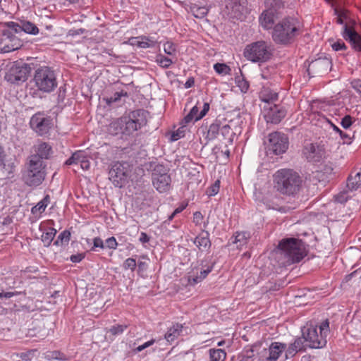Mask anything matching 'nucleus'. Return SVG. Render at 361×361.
I'll return each instance as SVG.
<instances>
[{
    "instance_id": "obj_1",
    "label": "nucleus",
    "mask_w": 361,
    "mask_h": 361,
    "mask_svg": "<svg viewBox=\"0 0 361 361\" xmlns=\"http://www.w3.org/2000/svg\"><path fill=\"white\" fill-rule=\"evenodd\" d=\"M146 123V112L138 109L132 111L128 116H123L112 121L107 128V132L111 135H120L122 139L128 140L133 137Z\"/></svg>"
},
{
    "instance_id": "obj_2",
    "label": "nucleus",
    "mask_w": 361,
    "mask_h": 361,
    "mask_svg": "<svg viewBox=\"0 0 361 361\" xmlns=\"http://www.w3.org/2000/svg\"><path fill=\"white\" fill-rule=\"evenodd\" d=\"M307 253L305 243L297 238L282 240L275 251L279 265L287 266L300 262Z\"/></svg>"
},
{
    "instance_id": "obj_3",
    "label": "nucleus",
    "mask_w": 361,
    "mask_h": 361,
    "mask_svg": "<svg viewBox=\"0 0 361 361\" xmlns=\"http://www.w3.org/2000/svg\"><path fill=\"white\" fill-rule=\"evenodd\" d=\"M329 322L325 319L320 323H307L302 329V334L307 345L311 348H322L327 343L329 335Z\"/></svg>"
},
{
    "instance_id": "obj_4",
    "label": "nucleus",
    "mask_w": 361,
    "mask_h": 361,
    "mask_svg": "<svg viewBox=\"0 0 361 361\" xmlns=\"http://www.w3.org/2000/svg\"><path fill=\"white\" fill-rule=\"evenodd\" d=\"M46 165L38 157H27L22 170L21 180L29 187L40 185L46 177Z\"/></svg>"
},
{
    "instance_id": "obj_5",
    "label": "nucleus",
    "mask_w": 361,
    "mask_h": 361,
    "mask_svg": "<svg viewBox=\"0 0 361 361\" xmlns=\"http://www.w3.org/2000/svg\"><path fill=\"white\" fill-rule=\"evenodd\" d=\"M274 187L283 194L292 195L299 188L300 178L290 169H281L274 175Z\"/></svg>"
},
{
    "instance_id": "obj_6",
    "label": "nucleus",
    "mask_w": 361,
    "mask_h": 361,
    "mask_svg": "<svg viewBox=\"0 0 361 361\" xmlns=\"http://www.w3.org/2000/svg\"><path fill=\"white\" fill-rule=\"evenodd\" d=\"M244 56L253 63H263L272 55V49L268 42L257 41L247 44L244 49Z\"/></svg>"
},
{
    "instance_id": "obj_7",
    "label": "nucleus",
    "mask_w": 361,
    "mask_h": 361,
    "mask_svg": "<svg viewBox=\"0 0 361 361\" xmlns=\"http://www.w3.org/2000/svg\"><path fill=\"white\" fill-rule=\"evenodd\" d=\"M298 32V22L294 18H285L274 28L273 39L277 43L290 42Z\"/></svg>"
},
{
    "instance_id": "obj_8",
    "label": "nucleus",
    "mask_w": 361,
    "mask_h": 361,
    "mask_svg": "<svg viewBox=\"0 0 361 361\" xmlns=\"http://www.w3.org/2000/svg\"><path fill=\"white\" fill-rule=\"evenodd\" d=\"M133 166L127 161L114 162L109 172V179L114 186L122 188L132 179Z\"/></svg>"
},
{
    "instance_id": "obj_9",
    "label": "nucleus",
    "mask_w": 361,
    "mask_h": 361,
    "mask_svg": "<svg viewBox=\"0 0 361 361\" xmlns=\"http://www.w3.org/2000/svg\"><path fill=\"white\" fill-rule=\"evenodd\" d=\"M33 82L37 89L42 92L49 93L57 86L56 75L50 68L43 66L35 71Z\"/></svg>"
},
{
    "instance_id": "obj_10",
    "label": "nucleus",
    "mask_w": 361,
    "mask_h": 361,
    "mask_svg": "<svg viewBox=\"0 0 361 361\" xmlns=\"http://www.w3.org/2000/svg\"><path fill=\"white\" fill-rule=\"evenodd\" d=\"M10 27L0 30V52L8 53L20 49L23 42L18 36L16 24L8 23Z\"/></svg>"
},
{
    "instance_id": "obj_11",
    "label": "nucleus",
    "mask_w": 361,
    "mask_h": 361,
    "mask_svg": "<svg viewBox=\"0 0 361 361\" xmlns=\"http://www.w3.org/2000/svg\"><path fill=\"white\" fill-rule=\"evenodd\" d=\"M30 72V67L23 61H14L11 63L5 75V80L11 83L25 82Z\"/></svg>"
},
{
    "instance_id": "obj_12",
    "label": "nucleus",
    "mask_w": 361,
    "mask_h": 361,
    "mask_svg": "<svg viewBox=\"0 0 361 361\" xmlns=\"http://www.w3.org/2000/svg\"><path fill=\"white\" fill-rule=\"evenodd\" d=\"M288 147V139L281 133L275 132L269 134L267 144V154L268 155H279L284 153Z\"/></svg>"
},
{
    "instance_id": "obj_13",
    "label": "nucleus",
    "mask_w": 361,
    "mask_h": 361,
    "mask_svg": "<svg viewBox=\"0 0 361 361\" xmlns=\"http://www.w3.org/2000/svg\"><path fill=\"white\" fill-rule=\"evenodd\" d=\"M286 349V344L272 342L268 348H264L259 354V361H277Z\"/></svg>"
},
{
    "instance_id": "obj_14",
    "label": "nucleus",
    "mask_w": 361,
    "mask_h": 361,
    "mask_svg": "<svg viewBox=\"0 0 361 361\" xmlns=\"http://www.w3.org/2000/svg\"><path fill=\"white\" fill-rule=\"evenodd\" d=\"M302 154L308 161L317 163L324 159L326 152L323 145L308 143L305 145Z\"/></svg>"
},
{
    "instance_id": "obj_15",
    "label": "nucleus",
    "mask_w": 361,
    "mask_h": 361,
    "mask_svg": "<svg viewBox=\"0 0 361 361\" xmlns=\"http://www.w3.org/2000/svg\"><path fill=\"white\" fill-rule=\"evenodd\" d=\"M170 176L160 166H157L152 174V183L154 187L160 192H164L169 190L171 184Z\"/></svg>"
},
{
    "instance_id": "obj_16",
    "label": "nucleus",
    "mask_w": 361,
    "mask_h": 361,
    "mask_svg": "<svg viewBox=\"0 0 361 361\" xmlns=\"http://www.w3.org/2000/svg\"><path fill=\"white\" fill-rule=\"evenodd\" d=\"M31 128L39 135L46 134L51 126V120L41 113L35 114L30 119Z\"/></svg>"
},
{
    "instance_id": "obj_17",
    "label": "nucleus",
    "mask_w": 361,
    "mask_h": 361,
    "mask_svg": "<svg viewBox=\"0 0 361 361\" xmlns=\"http://www.w3.org/2000/svg\"><path fill=\"white\" fill-rule=\"evenodd\" d=\"M209 109V104L208 102H204L202 105H201V103L198 102L191 109L189 114L185 116L183 119L185 124L200 120L207 114Z\"/></svg>"
},
{
    "instance_id": "obj_18",
    "label": "nucleus",
    "mask_w": 361,
    "mask_h": 361,
    "mask_svg": "<svg viewBox=\"0 0 361 361\" xmlns=\"http://www.w3.org/2000/svg\"><path fill=\"white\" fill-rule=\"evenodd\" d=\"M264 109L267 111L264 118L267 123H279L286 116V111L275 104L270 106H265Z\"/></svg>"
},
{
    "instance_id": "obj_19",
    "label": "nucleus",
    "mask_w": 361,
    "mask_h": 361,
    "mask_svg": "<svg viewBox=\"0 0 361 361\" xmlns=\"http://www.w3.org/2000/svg\"><path fill=\"white\" fill-rule=\"evenodd\" d=\"M226 8L231 16L238 19H241L247 10L245 2L240 0H230L226 4Z\"/></svg>"
},
{
    "instance_id": "obj_20",
    "label": "nucleus",
    "mask_w": 361,
    "mask_h": 361,
    "mask_svg": "<svg viewBox=\"0 0 361 361\" xmlns=\"http://www.w3.org/2000/svg\"><path fill=\"white\" fill-rule=\"evenodd\" d=\"M342 35L345 40L350 42L356 51H361V36L353 27H346L342 31Z\"/></svg>"
},
{
    "instance_id": "obj_21",
    "label": "nucleus",
    "mask_w": 361,
    "mask_h": 361,
    "mask_svg": "<svg viewBox=\"0 0 361 361\" xmlns=\"http://www.w3.org/2000/svg\"><path fill=\"white\" fill-rule=\"evenodd\" d=\"M35 154L32 156H36L42 160L43 159H49L52 153L51 147L47 142H39L34 146Z\"/></svg>"
},
{
    "instance_id": "obj_22",
    "label": "nucleus",
    "mask_w": 361,
    "mask_h": 361,
    "mask_svg": "<svg viewBox=\"0 0 361 361\" xmlns=\"http://www.w3.org/2000/svg\"><path fill=\"white\" fill-rule=\"evenodd\" d=\"M276 18V10L267 9L259 18L260 24L264 29H270L272 27Z\"/></svg>"
},
{
    "instance_id": "obj_23",
    "label": "nucleus",
    "mask_w": 361,
    "mask_h": 361,
    "mask_svg": "<svg viewBox=\"0 0 361 361\" xmlns=\"http://www.w3.org/2000/svg\"><path fill=\"white\" fill-rule=\"evenodd\" d=\"M39 230L42 232L41 240L44 245L45 247L49 246L56 234V230L51 227H46L44 224L39 225Z\"/></svg>"
},
{
    "instance_id": "obj_24",
    "label": "nucleus",
    "mask_w": 361,
    "mask_h": 361,
    "mask_svg": "<svg viewBox=\"0 0 361 361\" xmlns=\"http://www.w3.org/2000/svg\"><path fill=\"white\" fill-rule=\"evenodd\" d=\"M346 187L349 191L357 190L361 187V169L358 171H352L347 179Z\"/></svg>"
},
{
    "instance_id": "obj_25",
    "label": "nucleus",
    "mask_w": 361,
    "mask_h": 361,
    "mask_svg": "<svg viewBox=\"0 0 361 361\" xmlns=\"http://www.w3.org/2000/svg\"><path fill=\"white\" fill-rule=\"evenodd\" d=\"M335 15L336 16V23L340 25H343V31L345 28L352 27L351 23L352 20L350 18L349 13L348 11L345 9H335L334 10Z\"/></svg>"
},
{
    "instance_id": "obj_26",
    "label": "nucleus",
    "mask_w": 361,
    "mask_h": 361,
    "mask_svg": "<svg viewBox=\"0 0 361 361\" xmlns=\"http://www.w3.org/2000/svg\"><path fill=\"white\" fill-rule=\"evenodd\" d=\"M212 271V267H208L206 269H201L200 273L198 272V269H197L196 273L195 271H192V273L188 276V282L190 285H195L199 282L202 281L207 274Z\"/></svg>"
},
{
    "instance_id": "obj_27",
    "label": "nucleus",
    "mask_w": 361,
    "mask_h": 361,
    "mask_svg": "<svg viewBox=\"0 0 361 361\" xmlns=\"http://www.w3.org/2000/svg\"><path fill=\"white\" fill-rule=\"evenodd\" d=\"M134 44L143 49L153 48L157 44V40L153 37L142 36L135 38Z\"/></svg>"
},
{
    "instance_id": "obj_28",
    "label": "nucleus",
    "mask_w": 361,
    "mask_h": 361,
    "mask_svg": "<svg viewBox=\"0 0 361 361\" xmlns=\"http://www.w3.org/2000/svg\"><path fill=\"white\" fill-rule=\"evenodd\" d=\"M194 243L201 250L208 249L211 245L209 233L207 232H202L195 238Z\"/></svg>"
},
{
    "instance_id": "obj_29",
    "label": "nucleus",
    "mask_w": 361,
    "mask_h": 361,
    "mask_svg": "<svg viewBox=\"0 0 361 361\" xmlns=\"http://www.w3.org/2000/svg\"><path fill=\"white\" fill-rule=\"evenodd\" d=\"M88 159L87 153L85 151H78L73 154V155L66 161V164H81V161H85Z\"/></svg>"
},
{
    "instance_id": "obj_30",
    "label": "nucleus",
    "mask_w": 361,
    "mask_h": 361,
    "mask_svg": "<svg viewBox=\"0 0 361 361\" xmlns=\"http://www.w3.org/2000/svg\"><path fill=\"white\" fill-rule=\"evenodd\" d=\"M176 61V57L165 56L163 54L156 56L155 62L163 68H169Z\"/></svg>"
},
{
    "instance_id": "obj_31",
    "label": "nucleus",
    "mask_w": 361,
    "mask_h": 361,
    "mask_svg": "<svg viewBox=\"0 0 361 361\" xmlns=\"http://www.w3.org/2000/svg\"><path fill=\"white\" fill-rule=\"evenodd\" d=\"M49 202V196L46 195L42 200H40L35 206L31 209L32 214L34 215H40L45 211Z\"/></svg>"
},
{
    "instance_id": "obj_32",
    "label": "nucleus",
    "mask_w": 361,
    "mask_h": 361,
    "mask_svg": "<svg viewBox=\"0 0 361 361\" xmlns=\"http://www.w3.org/2000/svg\"><path fill=\"white\" fill-rule=\"evenodd\" d=\"M183 326L181 324L173 325L165 334V338L168 342L173 341L180 335L182 331Z\"/></svg>"
},
{
    "instance_id": "obj_33",
    "label": "nucleus",
    "mask_w": 361,
    "mask_h": 361,
    "mask_svg": "<svg viewBox=\"0 0 361 361\" xmlns=\"http://www.w3.org/2000/svg\"><path fill=\"white\" fill-rule=\"evenodd\" d=\"M17 25H15V27ZM23 31L30 35H37L39 33L38 27L32 22L27 20H22L20 25H18Z\"/></svg>"
},
{
    "instance_id": "obj_34",
    "label": "nucleus",
    "mask_w": 361,
    "mask_h": 361,
    "mask_svg": "<svg viewBox=\"0 0 361 361\" xmlns=\"http://www.w3.org/2000/svg\"><path fill=\"white\" fill-rule=\"evenodd\" d=\"M261 99L262 101L267 104V106H273L271 102L278 99V93L265 90L262 92Z\"/></svg>"
},
{
    "instance_id": "obj_35",
    "label": "nucleus",
    "mask_w": 361,
    "mask_h": 361,
    "mask_svg": "<svg viewBox=\"0 0 361 361\" xmlns=\"http://www.w3.org/2000/svg\"><path fill=\"white\" fill-rule=\"evenodd\" d=\"M221 123L219 121H216L209 126L207 131V138L209 140H214L216 137L220 133Z\"/></svg>"
},
{
    "instance_id": "obj_36",
    "label": "nucleus",
    "mask_w": 361,
    "mask_h": 361,
    "mask_svg": "<svg viewBox=\"0 0 361 361\" xmlns=\"http://www.w3.org/2000/svg\"><path fill=\"white\" fill-rule=\"evenodd\" d=\"M255 200L259 203H262L264 205L266 209H275V204L271 201L269 197H262L261 192H255Z\"/></svg>"
},
{
    "instance_id": "obj_37",
    "label": "nucleus",
    "mask_w": 361,
    "mask_h": 361,
    "mask_svg": "<svg viewBox=\"0 0 361 361\" xmlns=\"http://www.w3.org/2000/svg\"><path fill=\"white\" fill-rule=\"evenodd\" d=\"M209 355L211 361H224L226 354L222 349H211Z\"/></svg>"
},
{
    "instance_id": "obj_38",
    "label": "nucleus",
    "mask_w": 361,
    "mask_h": 361,
    "mask_svg": "<svg viewBox=\"0 0 361 361\" xmlns=\"http://www.w3.org/2000/svg\"><path fill=\"white\" fill-rule=\"evenodd\" d=\"M164 51L166 54L171 57H176V46L174 43L167 41L163 45Z\"/></svg>"
},
{
    "instance_id": "obj_39",
    "label": "nucleus",
    "mask_w": 361,
    "mask_h": 361,
    "mask_svg": "<svg viewBox=\"0 0 361 361\" xmlns=\"http://www.w3.org/2000/svg\"><path fill=\"white\" fill-rule=\"evenodd\" d=\"M249 238V234L246 232L236 233L233 243L238 244V247H242L247 243V240Z\"/></svg>"
},
{
    "instance_id": "obj_40",
    "label": "nucleus",
    "mask_w": 361,
    "mask_h": 361,
    "mask_svg": "<svg viewBox=\"0 0 361 361\" xmlns=\"http://www.w3.org/2000/svg\"><path fill=\"white\" fill-rule=\"evenodd\" d=\"M126 96H127V92L123 90H121L120 92H115L112 96H111L109 97L104 98V100H105L108 104H111L116 103V102H119L122 97H126Z\"/></svg>"
},
{
    "instance_id": "obj_41",
    "label": "nucleus",
    "mask_w": 361,
    "mask_h": 361,
    "mask_svg": "<svg viewBox=\"0 0 361 361\" xmlns=\"http://www.w3.org/2000/svg\"><path fill=\"white\" fill-rule=\"evenodd\" d=\"M214 69L217 73L223 75H229L231 72L230 67L225 63H215Z\"/></svg>"
},
{
    "instance_id": "obj_42",
    "label": "nucleus",
    "mask_w": 361,
    "mask_h": 361,
    "mask_svg": "<svg viewBox=\"0 0 361 361\" xmlns=\"http://www.w3.org/2000/svg\"><path fill=\"white\" fill-rule=\"evenodd\" d=\"M220 133L221 134L224 138L232 141V137L233 136L234 133L228 125L226 124L221 126Z\"/></svg>"
},
{
    "instance_id": "obj_43",
    "label": "nucleus",
    "mask_w": 361,
    "mask_h": 361,
    "mask_svg": "<svg viewBox=\"0 0 361 361\" xmlns=\"http://www.w3.org/2000/svg\"><path fill=\"white\" fill-rule=\"evenodd\" d=\"M70 237L71 233L68 231H63L59 235L58 238L55 241L54 244L58 245L59 244L68 243L70 240Z\"/></svg>"
},
{
    "instance_id": "obj_44",
    "label": "nucleus",
    "mask_w": 361,
    "mask_h": 361,
    "mask_svg": "<svg viewBox=\"0 0 361 361\" xmlns=\"http://www.w3.org/2000/svg\"><path fill=\"white\" fill-rule=\"evenodd\" d=\"M220 188V181L219 180H216L215 183L211 185L207 190V194L209 196H214L216 195L219 190Z\"/></svg>"
},
{
    "instance_id": "obj_45",
    "label": "nucleus",
    "mask_w": 361,
    "mask_h": 361,
    "mask_svg": "<svg viewBox=\"0 0 361 361\" xmlns=\"http://www.w3.org/2000/svg\"><path fill=\"white\" fill-rule=\"evenodd\" d=\"M126 328V325H116L111 326L109 329V332L111 333L113 336H118L121 334Z\"/></svg>"
},
{
    "instance_id": "obj_46",
    "label": "nucleus",
    "mask_w": 361,
    "mask_h": 361,
    "mask_svg": "<svg viewBox=\"0 0 361 361\" xmlns=\"http://www.w3.org/2000/svg\"><path fill=\"white\" fill-rule=\"evenodd\" d=\"M136 261L133 258H128L125 260L123 264V267L124 269H130L131 271H134L136 267Z\"/></svg>"
},
{
    "instance_id": "obj_47",
    "label": "nucleus",
    "mask_w": 361,
    "mask_h": 361,
    "mask_svg": "<svg viewBox=\"0 0 361 361\" xmlns=\"http://www.w3.org/2000/svg\"><path fill=\"white\" fill-rule=\"evenodd\" d=\"M330 61L327 59H318L312 62V68L325 67L326 69L330 66Z\"/></svg>"
},
{
    "instance_id": "obj_48",
    "label": "nucleus",
    "mask_w": 361,
    "mask_h": 361,
    "mask_svg": "<svg viewBox=\"0 0 361 361\" xmlns=\"http://www.w3.org/2000/svg\"><path fill=\"white\" fill-rule=\"evenodd\" d=\"M293 343L294 348H296V349L298 351L304 349L305 347H308L307 345V343L305 341L302 336V338H296Z\"/></svg>"
},
{
    "instance_id": "obj_49",
    "label": "nucleus",
    "mask_w": 361,
    "mask_h": 361,
    "mask_svg": "<svg viewBox=\"0 0 361 361\" xmlns=\"http://www.w3.org/2000/svg\"><path fill=\"white\" fill-rule=\"evenodd\" d=\"M293 343L294 348H296V349L298 351L304 349L305 347H308L307 345V343L305 341L302 336V338H296Z\"/></svg>"
},
{
    "instance_id": "obj_50",
    "label": "nucleus",
    "mask_w": 361,
    "mask_h": 361,
    "mask_svg": "<svg viewBox=\"0 0 361 361\" xmlns=\"http://www.w3.org/2000/svg\"><path fill=\"white\" fill-rule=\"evenodd\" d=\"M297 352H298V350L296 348H294L293 343H290L288 347L286 346V349L285 350L286 359L293 357Z\"/></svg>"
},
{
    "instance_id": "obj_51",
    "label": "nucleus",
    "mask_w": 361,
    "mask_h": 361,
    "mask_svg": "<svg viewBox=\"0 0 361 361\" xmlns=\"http://www.w3.org/2000/svg\"><path fill=\"white\" fill-rule=\"evenodd\" d=\"M118 243L114 237H110L105 240V245L109 249L116 250Z\"/></svg>"
},
{
    "instance_id": "obj_52",
    "label": "nucleus",
    "mask_w": 361,
    "mask_h": 361,
    "mask_svg": "<svg viewBox=\"0 0 361 361\" xmlns=\"http://www.w3.org/2000/svg\"><path fill=\"white\" fill-rule=\"evenodd\" d=\"M182 128H180L177 130L173 131L171 134V137H170L171 142L176 141V140H179L180 138H181L182 137H183L184 135H183V130H182Z\"/></svg>"
},
{
    "instance_id": "obj_53",
    "label": "nucleus",
    "mask_w": 361,
    "mask_h": 361,
    "mask_svg": "<svg viewBox=\"0 0 361 361\" xmlns=\"http://www.w3.org/2000/svg\"><path fill=\"white\" fill-rule=\"evenodd\" d=\"M281 0H265L264 4L267 7V9H273L277 8L280 4Z\"/></svg>"
},
{
    "instance_id": "obj_54",
    "label": "nucleus",
    "mask_w": 361,
    "mask_h": 361,
    "mask_svg": "<svg viewBox=\"0 0 361 361\" xmlns=\"http://www.w3.org/2000/svg\"><path fill=\"white\" fill-rule=\"evenodd\" d=\"M237 84L242 92H246L249 89V84L244 79H238L237 80Z\"/></svg>"
},
{
    "instance_id": "obj_55",
    "label": "nucleus",
    "mask_w": 361,
    "mask_h": 361,
    "mask_svg": "<svg viewBox=\"0 0 361 361\" xmlns=\"http://www.w3.org/2000/svg\"><path fill=\"white\" fill-rule=\"evenodd\" d=\"M35 353L36 350H30L26 353H22L20 354V358L23 360H30L33 357Z\"/></svg>"
},
{
    "instance_id": "obj_56",
    "label": "nucleus",
    "mask_w": 361,
    "mask_h": 361,
    "mask_svg": "<svg viewBox=\"0 0 361 361\" xmlns=\"http://www.w3.org/2000/svg\"><path fill=\"white\" fill-rule=\"evenodd\" d=\"M97 247H99L101 249L104 248V243L103 240L99 237L94 238L93 239V247L92 248V250H94V249Z\"/></svg>"
},
{
    "instance_id": "obj_57",
    "label": "nucleus",
    "mask_w": 361,
    "mask_h": 361,
    "mask_svg": "<svg viewBox=\"0 0 361 361\" xmlns=\"http://www.w3.org/2000/svg\"><path fill=\"white\" fill-rule=\"evenodd\" d=\"M331 47L335 51H340L345 49V45L342 40H338L337 42L331 44Z\"/></svg>"
},
{
    "instance_id": "obj_58",
    "label": "nucleus",
    "mask_w": 361,
    "mask_h": 361,
    "mask_svg": "<svg viewBox=\"0 0 361 361\" xmlns=\"http://www.w3.org/2000/svg\"><path fill=\"white\" fill-rule=\"evenodd\" d=\"M342 126L348 129L352 125V118L350 116H345L341 121Z\"/></svg>"
},
{
    "instance_id": "obj_59",
    "label": "nucleus",
    "mask_w": 361,
    "mask_h": 361,
    "mask_svg": "<svg viewBox=\"0 0 361 361\" xmlns=\"http://www.w3.org/2000/svg\"><path fill=\"white\" fill-rule=\"evenodd\" d=\"M85 258V254L78 253L71 256L70 259L73 263H78Z\"/></svg>"
},
{
    "instance_id": "obj_60",
    "label": "nucleus",
    "mask_w": 361,
    "mask_h": 361,
    "mask_svg": "<svg viewBox=\"0 0 361 361\" xmlns=\"http://www.w3.org/2000/svg\"><path fill=\"white\" fill-rule=\"evenodd\" d=\"M348 195L345 192L339 193L336 196V201L340 203H343L347 201Z\"/></svg>"
},
{
    "instance_id": "obj_61",
    "label": "nucleus",
    "mask_w": 361,
    "mask_h": 361,
    "mask_svg": "<svg viewBox=\"0 0 361 361\" xmlns=\"http://www.w3.org/2000/svg\"><path fill=\"white\" fill-rule=\"evenodd\" d=\"M203 219V216L200 212H196L193 214V222L196 225H200Z\"/></svg>"
},
{
    "instance_id": "obj_62",
    "label": "nucleus",
    "mask_w": 361,
    "mask_h": 361,
    "mask_svg": "<svg viewBox=\"0 0 361 361\" xmlns=\"http://www.w3.org/2000/svg\"><path fill=\"white\" fill-rule=\"evenodd\" d=\"M353 88L361 95V80H357L352 82Z\"/></svg>"
},
{
    "instance_id": "obj_63",
    "label": "nucleus",
    "mask_w": 361,
    "mask_h": 361,
    "mask_svg": "<svg viewBox=\"0 0 361 361\" xmlns=\"http://www.w3.org/2000/svg\"><path fill=\"white\" fill-rule=\"evenodd\" d=\"M18 292H6V293H0V299L5 298H10L13 296L17 295Z\"/></svg>"
},
{
    "instance_id": "obj_64",
    "label": "nucleus",
    "mask_w": 361,
    "mask_h": 361,
    "mask_svg": "<svg viewBox=\"0 0 361 361\" xmlns=\"http://www.w3.org/2000/svg\"><path fill=\"white\" fill-rule=\"evenodd\" d=\"M139 240L142 243H147V242L149 241V237L147 235L146 233L142 232L140 233V238H139Z\"/></svg>"
}]
</instances>
